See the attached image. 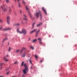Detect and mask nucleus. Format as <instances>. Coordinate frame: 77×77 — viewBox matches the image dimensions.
Segmentation results:
<instances>
[{
  "instance_id": "obj_1",
  "label": "nucleus",
  "mask_w": 77,
  "mask_h": 77,
  "mask_svg": "<svg viewBox=\"0 0 77 77\" xmlns=\"http://www.w3.org/2000/svg\"><path fill=\"white\" fill-rule=\"evenodd\" d=\"M24 66L25 67V69L23 70V72L24 74H23L22 75V77H26L25 76V74H27V72L29 71V68H28V66L26 63H25L24 64Z\"/></svg>"
},
{
  "instance_id": "obj_2",
  "label": "nucleus",
  "mask_w": 77,
  "mask_h": 77,
  "mask_svg": "<svg viewBox=\"0 0 77 77\" xmlns=\"http://www.w3.org/2000/svg\"><path fill=\"white\" fill-rule=\"evenodd\" d=\"M36 16L37 18H38V17H39V16H40V19H42V14L41 13V12L40 11H39V12L36 13Z\"/></svg>"
},
{
  "instance_id": "obj_3",
  "label": "nucleus",
  "mask_w": 77,
  "mask_h": 77,
  "mask_svg": "<svg viewBox=\"0 0 77 77\" xmlns=\"http://www.w3.org/2000/svg\"><path fill=\"white\" fill-rule=\"evenodd\" d=\"M1 8L2 9L3 12H6L8 11V8H7V6L4 5L3 6H1Z\"/></svg>"
},
{
  "instance_id": "obj_4",
  "label": "nucleus",
  "mask_w": 77,
  "mask_h": 77,
  "mask_svg": "<svg viewBox=\"0 0 77 77\" xmlns=\"http://www.w3.org/2000/svg\"><path fill=\"white\" fill-rule=\"evenodd\" d=\"M17 32L19 33H23L24 35H26L27 34V31L24 29H23L22 31H19L18 29H17Z\"/></svg>"
},
{
  "instance_id": "obj_5",
  "label": "nucleus",
  "mask_w": 77,
  "mask_h": 77,
  "mask_svg": "<svg viewBox=\"0 0 77 77\" xmlns=\"http://www.w3.org/2000/svg\"><path fill=\"white\" fill-rule=\"evenodd\" d=\"M26 10H27V11H28L29 15L30 18H32V15H31V14H30V12H29V8H28V7H27V6H26Z\"/></svg>"
},
{
  "instance_id": "obj_6",
  "label": "nucleus",
  "mask_w": 77,
  "mask_h": 77,
  "mask_svg": "<svg viewBox=\"0 0 77 77\" xmlns=\"http://www.w3.org/2000/svg\"><path fill=\"white\" fill-rule=\"evenodd\" d=\"M10 20V17H9V16H7V23L8 24H9Z\"/></svg>"
},
{
  "instance_id": "obj_7",
  "label": "nucleus",
  "mask_w": 77,
  "mask_h": 77,
  "mask_svg": "<svg viewBox=\"0 0 77 77\" xmlns=\"http://www.w3.org/2000/svg\"><path fill=\"white\" fill-rule=\"evenodd\" d=\"M42 9L43 11H44V12H45V14H46V15H47V12L46 11V10H45V8H44V7H43L42 8Z\"/></svg>"
},
{
  "instance_id": "obj_8",
  "label": "nucleus",
  "mask_w": 77,
  "mask_h": 77,
  "mask_svg": "<svg viewBox=\"0 0 77 77\" xmlns=\"http://www.w3.org/2000/svg\"><path fill=\"white\" fill-rule=\"evenodd\" d=\"M11 28H8L4 29L3 30L4 31H6L7 30H11Z\"/></svg>"
},
{
  "instance_id": "obj_9",
  "label": "nucleus",
  "mask_w": 77,
  "mask_h": 77,
  "mask_svg": "<svg viewBox=\"0 0 77 77\" xmlns=\"http://www.w3.org/2000/svg\"><path fill=\"white\" fill-rule=\"evenodd\" d=\"M36 31H37V29H34V30L31 31V32H30V33H34V32H36Z\"/></svg>"
},
{
  "instance_id": "obj_10",
  "label": "nucleus",
  "mask_w": 77,
  "mask_h": 77,
  "mask_svg": "<svg viewBox=\"0 0 77 77\" xmlns=\"http://www.w3.org/2000/svg\"><path fill=\"white\" fill-rule=\"evenodd\" d=\"M23 16L25 17L24 18V20H27V18L26 17H27V16H26V15H23Z\"/></svg>"
},
{
  "instance_id": "obj_11",
  "label": "nucleus",
  "mask_w": 77,
  "mask_h": 77,
  "mask_svg": "<svg viewBox=\"0 0 77 77\" xmlns=\"http://www.w3.org/2000/svg\"><path fill=\"white\" fill-rule=\"evenodd\" d=\"M4 59L5 60V61H6V62H8V61L9 60L8 59H6V57H4Z\"/></svg>"
},
{
  "instance_id": "obj_12",
  "label": "nucleus",
  "mask_w": 77,
  "mask_h": 77,
  "mask_svg": "<svg viewBox=\"0 0 77 77\" xmlns=\"http://www.w3.org/2000/svg\"><path fill=\"white\" fill-rule=\"evenodd\" d=\"M8 39L7 38H5L2 40V42H5V41H6V40H8Z\"/></svg>"
},
{
  "instance_id": "obj_13",
  "label": "nucleus",
  "mask_w": 77,
  "mask_h": 77,
  "mask_svg": "<svg viewBox=\"0 0 77 77\" xmlns=\"http://www.w3.org/2000/svg\"><path fill=\"white\" fill-rule=\"evenodd\" d=\"M16 26H20V23H17L15 24Z\"/></svg>"
},
{
  "instance_id": "obj_14",
  "label": "nucleus",
  "mask_w": 77,
  "mask_h": 77,
  "mask_svg": "<svg viewBox=\"0 0 77 77\" xmlns=\"http://www.w3.org/2000/svg\"><path fill=\"white\" fill-rule=\"evenodd\" d=\"M39 30H38V31L36 32V36L37 37L38 36V35L39 34Z\"/></svg>"
},
{
  "instance_id": "obj_15",
  "label": "nucleus",
  "mask_w": 77,
  "mask_h": 77,
  "mask_svg": "<svg viewBox=\"0 0 77 77\" xmlns=\"http://www.w3.org/2000/svg\"><path fill=\"white\" fill-rule=\"evenodd\" d=\"M18 64V61H16L14 63V65H17Z\"/></svg>"
},
{
  "instance_id": "obj_16",
  "label": "nucleus",
  "mask_w": 77,
  "mask_h": 77,
  "mask_svg": "<svg viewBox=\"0 0 77 77\" xmlns=\"http://www.w3.org/2000/svg\"><path fill=\"white\" fill-rule=\"evenodd\" d=\"M42 24V23H39V24L37 25V27H39L40 25H41Z\"/></svg>"
},
{
  "instance_id": "obj_17",
  "label": "nucleus",
  "mask_w": 77,
  "mask_h": 77,
  "mask_svg": "<svg viewBox=\"0 0 77 77\" xmlns=\"http://www.w3.org/2000/svg\"><path fill=\"white\" fill-rule=\"evenodd\" d=\"M12 48H11V47H9L8 48V51H11V49Z\"/></svg>"
},
{
  "instance_id": "obj_18",
  "label": "nucleus",
  "mask_w": 77,
  "mask_h": 77,
  "mask_svg": "<svg viewBox=\"0 0 77 77\" xmlns=\"http://www.w3.org/2000/svg\"><path fill=\"white\" fill-rule=\"evenodd\" d=\"M3 20L1 18H0V23H3Z\"/></svg>"
},
{
  "instance_id": "obj_19",
  "label": "nucleus",
  "mask_w": 77,
  "mask_h": 77,
  "mask_svg": "<svg viewBox=\"0 0 77 77\" xmlns=\"http://www.w3.org/2000/svg\"><path fill=\"white\" fill-rule=\"evenodd\" d=\"M38 39L39 42H40V41H42V39H41V38H38Z\"/></svg>"
},
{
  "instance_id": "obj_20",
  "label": "nucleus",
  "mask_w": 77,
  "mask_h": 77,
  "mask_svg": "<svg viewBox=\"0 0 77 77\" xmlns=\"http://www.w3.org/2000/svg\"><path fill=\"white\" fill-rule=\"evenodd\" d=\"M37 41V39H35L33 41H32V42H36V41Z\"/></svg>"
},
{
  "instance_id": "obj_21",
  "label": "nucleus",
  "mask_w": 77,
  "mask_h": 77,
  "mask_svg": "<svg viewBox=\"0 0 77 77\" xmlns=\"http://www.w3.org/2000/svg\"><path fill=\"white\" fill-rule=\"evenodd\" d=\"M35 58L36 59H37L38 58V56H37V55H35Z\"/></svg>"
},
{
  "instance_id": "obj_22",
  "label": "nucleus",
  "mask_w": 77,
  "mask_h": 77,
  "mask_svg": "<svg viewBox=\"0 0 77 77\" xmlns=\"http://www.w3.org/2000/svg\"><path fill=\"white\" fill-rule=\"evenodd\" d=\"M35 23H34L32 25V29H33V27H34V26L35 25Z\"/></svg>"
},
{
  "instance_id": "obj_23",
  "label": "nucleus",
  "mask_w": 77,
  "mask_h": 77,
  "mask_svg": "<svg viewBox=\"0 0 77 77\" xmlns=\"http://www.w3.org/2000/svg\"><path fill=\"white\" fill-rule=\"evenodd\" d=\"M24 61L22 62L21 63L22 66H24Z\"/></svg>"
},
{
  "instance_id": "obj_24",
  "label": "nucleus",
  "mask_w": 77,
  "mask_h": 77,
  "mask_svg": "<svg viewBox=\"0 0 77 77\" xmlns=\"http://www.w3.org/2000/svg\"><path fill=\"white\" fill-rule=\"evenodd\" d=\"M26 55V52H24L23 54L22 55V57H25V56Z\"/></svg>"
},
{
  "instance_id": "obj_25",
  "label": "nucleus",
  "mask_w": 77,
  "mask_h": 77,
  "mask_svg": "<svg viewBox=\"0 0 77 77\" xmlns=\"http://www.w3.org/2000/svg\"><path fill=\"white\" fill-rule=\"evenodd\" d=\"M3 65H5V63H1L0 64V66H2Z\"/></svg>"
},
{
  "instance_id": "obj_26",
  "label": "nucleus",
  "mask_w": 77,
  "mask_h": 77,
  "mask_svg": "<svg viewBox=\"0 0 77 77\" xmlns=\"http://www.w3.org/2000/svg\"><path fill=\"white\" fill-rule=\"evenodd\" d=\"M39 43L41 45H42V41H40V42H39Z\"/></svg>"
},
{
  "instance_id": "obj_27",
  "label": "nucleus",
  "mask_w": 77,
  "mask_h": 77,
  "mask_svg": "<svg viewBox=\"0 0 77 77\" xmlns=\"http://www.w3.org/2000/svg\"><path fill=\"white\" fill-rule=\"evenodd\" d=\"M20 50L19 49H18L16 51V53H18V52H19V51H20Z\"/></svg>"
},
{
  "instance_id": "obj_28",
  "label": "nucleus",
  "mask_w": 77,
  "mask_h": 77,
  "mask_svg": "<svg viewBox=\"0 0 77 77\" xmlns=\"http://www.w3.org/2000/svg\"><path fill=\"white\" fill-rule=\"evenodd\" d=\"M3 28V26H0V30H2V29Z\"/></svg>"
},
{
  "instance_id": "obj_29",
  "label": "nucleus",
  "mask_w": 77,
  "mask_h": 77,
  "mask_svg": "<svg viewBox=\"0 0 77 77\" xmlns=\"http://www.w3.org/2000/svg\"><path fill=\"white\" fill-rule=\"evenodd\" d=\"M30 48H31L32 50H33V49H34V48L33 46H30Z\"/></svg>"
},
{
  "instance_id": "obj_30",
  "label": "nucleus",
  "mask_w": 77,
  "mask_h": 77,
  "mask_svg": "<svg viewBox=\"0 0 77 77\" xmlns=\"http://www.w3.org/2000/svg\"><path fill=\"white\" fill-rule=\"evenodd\" d=\"M23 3L24 4V5H26V2H25L24 1H23Z\"/></svg>"
},
{
  "instance_id": "obj_31",
  "label": "nucleus",
  "mask_w": 77,
  "mask_h": 77,
  "mask_svg": "<svg viewBox=\"0 0 77 77\" xmlns=\"http://www.w3.org/2000/svg\"><path fill=\"white\" fill-rule=\"evenodd\" d=\"M26 48H22V50H26Z\"/></svg>"
},
{
  "instance_id": "obj_32",
  "label": "nucleus",
  "mask_w": 77,
  "mask_h": 77,
  "mask_svg": "<svg viewBox=\"0 0 77 77\" xmlns=\"http://www.w3.org/2000/svg\"><path fill=\"white\" fill-rule=\"evenodd\" d=\"M29 62L31 64H32V60H29Z\"/></svg>"
},
{
  "instance_id": "obj_33",
  "label": "nucleus",
  "mask_w": 77,
  "mask_h": 77,
  "mask_svg": "<svg viewBox=\"0 0 77 77\" xmlns=\"http://www.w3.org/2000/svg\"><path fill=\"white\" fill-rule=\"evenodd\" d=\"M2 68H3V67H2V66H1V67H0L1 69H2Z\"/></svg>"
},
{
  "instance_id": "obj_34",
  "label": "nucleus",
  "mask_w": 77,
  "mask_h": 77,
  "mask_svg": "<svg viewBox=\"0 0 77 77\" xmlns=\"http://www.w3.org/2000/svg\"><path fill=\"white\" fill-rule=\"evenodd\" d=\"M9 72H8L7 73V75H8L9 74Z\"/></svg>"
},
{
  "instance_id": "obj_35",
  "label": "nucleus",
  "mask_w": 77,
  "mask_h": 77,
  "mask_svg": "<svg viewBox=\"0 0 77 77\" xmlns=\"http://www.w3.org/2000/svg\"><path fill=\"white\" fill-rule=\"evenodd\" d=\"M11 9L10 8V9H9V11H10V12H11Z\"/></svg>"
},
{
  "instance_id": "obj_36",
  "label": "nucleus",
  "mask_w": 77,
  "mask_h": 77,
  "mask_svg": "<svg viewBox=\"0 0 77 77\" xmlns=\"http://www.w3.org/2000/svg\"><path fill=\"white\" fill-rule=\"evenodd\" d=\"M6 2L8 3L9 2V0H6Z\"/></svg>"
},
{
  "instance_id": "obj_37",
  "label": "nucleus",
  "mask_w": 77,
  "mask_h": 77,
  "mask_svg": "<svg viewBox=\"0 0 77 77\" xmlns=\"http://www.w3.org/2000/svg\"><path fill=\"white\" fill-rule=\"evenodd\" d=\"M22 11H21V10H20V13L22 14Z\"/></svg>"
},
{
  "instance_id": "obj_38",
  "label": "nucleus",
  "mask_w": 77,
  "mask_h": 77,
  "mask_svg": "<svg viewBox=\"0 0 77 77\" xmlns=\"http://www.w3.org/2000/svg\"><path fill=\"white\" fill-rule=\"evenodd\" d=\"M23 49H22L21 51H20V53H22V52H23Z\"/></svg>"
},
{
  "instance_id": "obj_39",
  "label": "nucleus",
  "mask_w": 77,
  "mask_h": 77,
  "mask_svg": "<svg viewBox=\"0 0 77 77\" xmlns=\"http://www.w3.org/2000/svg\"><path fill=\"white\" fill-rule=\"evenodd\" d=\"M19 7H21V5H20V4H19Z\"/></svg>"
},
{
  "instance_id": "obj_40",
  "label": "nucleus",
  "mask_w": 77,
  "mask_h": 77,
  "mask_svg": "<svg viewBox=\"0 0 77 77\" xmlns=\"http://www.w3.org/2000/svg\"><path fill=\"white\" fill-rule=\"evenodd\" d=\"M8 56H9V55H6V57H8Z\"/></svg>"
},
{
  "instance_id": "obj_41",
  "label": "nucleus",
  "mask_w": 77,
  "mask_h": 77,
  "mask_svg": "<svg viewBox=\"0 0 77 77\" xmlns=\"http://www.w3.org/2000/svg\"><path fill=\"white\" fill-rule=\"evenodd\" d=\"M42 60H40V62H42Z\"/></svg>"
},
{
  "instance_id": "obj_42",
  "label": "nucleus",
  "mask_w": 77,
  "mask_h": 77,
  "mask_svg": "<svg viewBox=\"0 0 77 77\" xmlns=\"http://www.w3.org/2000/svg\"><path fill=\"white\" fill-rule=\"evenodd\" d=\"M11 7L12 8H14V6L13 5H12L11 6Z\"/></svg>"
},
{
  "instance_id": "obj_43",
  "label": "nucleus",
  "mask_w": 77,
  "mask_h": 77,
  "mask_svg": "<svg viewBox=\"0 0 77 77\" xmlns=\"http://www.w3.org/2000/svg\"><path fill=\"white\" fill-rule=\"evenodd\" d=\"M30 69H32V66H31V67Z\"/></svg>"
},
{
  "instance_id": "obj_44",
  "label": "nucleus",
  "mask_w": 77,
  "mask_h": 77,
  "mask_svg": "<svg viewBox=\"0 0 77 77\" xmlns=\"http://www.w3.org/2000/svg\"><path fill=\"white\" fill-rule=\"evenodd\" d=\"M0 77H3V76H0Z\"/></svg>"
},
{
  "instance_id": "obj_45",
  "label": "nucleus",
  "mask_w": 77,
  "mask_h": 77,
  "mask_svg": "<svg viewBox=\"0 0 77 77\" xmlns=\"http://www.w3.org/2000/svg\"><path fill=\"white\" fill-rule=\"evenodd\" d=\"M18 1V2H19V1H20V0H17Z\"/></svg>"
},
{
  "instance_id": "obj_46",
  "label": "nucleus",
  "mask_w": 77,
  "mask_h": 77,
  "mask_svg": "<svg viewBox=\"0 0 77 77\" xmlns=\"http://www.w3.org/2000/svg\"><path fill=\"white\" fill-rule=\"evenodd\" d=\"M7 70H8V69H6V71H7Z\"/></svg>"
}]
</instances>
